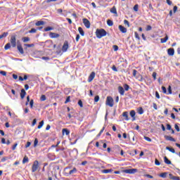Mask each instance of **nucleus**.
I'll return each mask as SVG.
<instances>
[{
  "label": "nucleus",
  "mask_w": 180,
  "mask_h": 180,
  "mask_svg": "<svg viewBox=\"0 0 180 180\" xmlns=\"http://www.w3.org/2000/svg\"><path fill=\"white\" fill-rule=\"evenodd\" d=\"M108 34V32L104 29H97L96 31V35L98 39H102Z\"/></svg>",
  "instance_id": "f257e3e1"
},
{
  "label": "nucleus",
  "mask_w": 180,
  "mask_h": 180,
  "mask_svg": "<svg viewBox=\"0 0 180 180\" xmlns=\"http://www.w3.org/2000/svg\"><path fill=\"white\" fill-rule=\"evenodd\" d=\"M67 169H71V167H66L64 169V175L65 176H70V175H72V174H77V172L78 171L77 169V167H74L72 170H70L69 172H67Z\"/></svg>",
  "instance_id": "f03ea898"
},
{
  "label": "nucleus",
  "mask_w": 180,
  "mask_h": 180,
  "mask_svg": "<svg viewBox=\"0 0 180 180\" xmlns=\"http://www.w3.org/2000/svg\"><path fill=\"white\" fill-rule=\"evenodd\" d=\"M10 44H11L12 47L15 48L16 47V35L15 34H13L11 37V39H10Z\"/></svg>",
  "instance_id": "7ed1b4c3"
},
{
  "label": "nucleus",
  "mask_w": 180,
  "mask_h": 180,
  "mask_svg": "<svg viewBox=\"0 0 180 180\" xmlns=\"http://www.w3.org/2000/svg\"><path fill=\"white\" fill-rule=\"evenodd\" d=\"M105 103L108 106H110V108H113V98H112V96H108Z\"/></svg>",
  "instance_id": "20e7f679"
},
{
  "label": "nucleus",
  "mask_w": 180,
  "mask_h": 180,
  "mask_svg": "<svg viewBox=\"0 0 180 180\" xmlns=\"http://www.w3.org/2000/svg\"><path fill=\"white\" fill-rule=\"evenodd\" d=\"M39 169V161L35 160L32 167V172H36Z\"/></svg>",
  "instance_id": "39448f33"
},
{
  "label": "nucleus",
  "mask_w": 180,
  "mask_h": 180,
  "mask_svg": "<svg viewBox=\"0 0 180 180\" xmlns=\"http://www.w3.org/2000/svg\"><path fill=\"white\" fill-rule=\"evenodd\" d=\"M83 23H84L85 27H86V29H89V27H91V22L89 21L88 19L84 18Z\"/></svg>",
  "instance_id": "423d86ee"
},
{
  "label": "nucleus",
  "mask_w": 180,
  "mask_h": 180,
  "mask_svg": "<svg viewBox=\"0 0 180 180\" xmlns=\"http://www.w3.org/2000/svg\"><path fill=\"white\" fill-rule=\"evenodd\" d=\"M68 50V41H65L63 44V46L62 47V51L63 53H65Z\"/></svg>",
  "instance_id": "0eeeda50"
},
{
  "label": "nucleus",
  "mask_w": 180,
  "mask_h": 180,
  "mask_svg": "<svg viewBox=\"0 0 180 180\" xmlns=\"http://www.w3.org/2000/svg\"><path fill=\"white\" fill-rule=\"evenodd\" d=\"M49 37H51V39H58V37H60V34L56 32H50Z\"/></svg>",
  "instance_id": "6e6552de"
},
{
  "label": "nucleus",
  "mask_w": 180,
  "mask_h": 180,
  "mask_svg": "<svg viewBox=\"0 0 180 180\" xmlns=\"http://www.w3.org/2000/svg\"><path fill=\"white\" fill-rule=\"evenodd\" d=\"M17 49L18 50L20 54H25V51H23V47H22V44H17Z\"/></svg>",
  "instance_id": "1a4fd4ad"
},
{
  "label": "nucleus",
  "mask_w": 180,
  "mask_h": 180,
  "mask_svg": "<svg viewBox=\"0 0 180 180\" xmlns=\"http://www.w3.org/2000/svg\"><path fill=\"white\" fill-rule=\"evenodd\" d=\"M124 172H125V174H134L135 172H137V169H125L124 170Z\"/></svg>",
  "instance_id": "9d476101"
},
{
  "label": "nucleus",
  "mask_w": 180,
  "mask_h": 180,
  "mask_svg": "<svg viewBox=\"0 0 180 180\" xmlns=\"http://www.w3.org/2000/svg\"><path fill=\"white\" fill-rule=\"evenodd\" d=\"M95 72H92L89 76L88 82H92V81H94V78H95Z\"/></svg>",
  "instance_id": "9b49d317"
},
{
  "label": "nucleus",
  "mask_w": 180,
  "mask_h": 180,
  "mask_svg": "<svg viewBox=\"0 0 180 180\" xmlns=\"http://www.w3.org/2000/svg\"><path fill=\"white\" fill-rule=\"evenodd\" d=\"M118 29L120 30L122 33H127V29L124 27L122 25H119Z\"/></svg>",
  "instance_id": "f8f14e48"
},
{
  "label": "nucleus",
  "mask_w": 180,
  "mask_h": 180,
  "mask_svg": "<svg viewBox=\"0 0 180 180\" xmlns=\"http://www.w3.org/2000/svg\"><path fill=\"white\" fill-rule=\"evenodd\" d=\"M168 56H174L175 54V50L172 48L167 49Z\"/></svg>",
  "instance_id": "ddd939ff"
},
{
  "label": "nucleus",
  "mask_w": 180,
  "mask_h": 180,
  "mask_svg": "<svg viewBox=\"0 0 180 180\" xmlns=\"http://www.w3.org/2000/svg\"><path fill=\"white\" fill-rule=\"evenodd\" d=\"M118 92L122 96L124 95V89L122 86H118Z\"/></svg>",
  "instance_id": "4468645a"
},
{
  "label": "nucleus",
  "mask_w": 180,
  "mask_h": 180,
  "mask_svg": "<svg viewBox=\"0 0 180 180\" xmlns=\"http://www.w3.org/2000/svg\"><path fill=\"white\" fill-rule=\"evenodd\" d=\"M25 96H26V91L24 89H21L20 92V98L21 99H25Z\"/></svg>",
  "instance_id": "2eb2a0df"
},
{
  "label": "nucleus",
  "mask_w": 180,
  "mask_h": 180,
  "mask_svg": "<svg viewBox=\"0 0 180 180\" xmlns=\"http://www.w3.org/2000/svg\"><path fill=\"white\" fill-rule=\"evenodd\" d=\"M165 138L166 140H167L168 141H174L176 142V141L175 140V139L172 138V136H165Z\"/></svg>",
  "instance_id": "dca6fc26"
},
{
  "label": "nucleus",
  "mask_w": 180,
  "mask_h": 180,
  "mask_svg": "<svg viewBox=\"0 0 180 180\" xmlns=\"http://www.w3.org/2000/svg\"><path fill=\"white\" fill-rule=\"evenodd\" d=\"M112 172H113V169H108L102 170L103 174H110Z\"/></svg>",
  "instance_id": "f3484780"
},
{
  "label": "nucleus",
  "mask_w": 180,
  "mask_h": 180,
  "mask_svg": "<svg viewBox=\"0 0 180 180\" xmlns=\"http://www.w3.org/2000/svg\"><path fill=\"white\" fill-rule=\"evenodd\" d=\"M164 162H165V164H167V165H171L172 162L171 160H169L168 159V158H167V156L164 157Z\"/></svg>",
  "instance_id": "a211bd4d"
},
{
  "label": "nucleus",
  "mask_w": 180,
  "mask_h": 180,
  "mask_svg": "<svg viewBox=\"0 0 180 180\" xmlns=\"http://www.w3.org/2000/svg\"><path fill=\"white\" fill-rule=\"evenodd\" d=\"M62 133L63 134H65L66 136H68L70 134V130H68V129H63L62 130Z\"/></svg>",
  "instance_id": "6ab92c4d"
},
{
  "label": "nucleus",
  "mask_w": 180,
  "mask_h": 180,
  "mask_svg": "<svg viewBox=\"0 0 180 180\" xmlns=\"http://www.w3.org/2000/svg\"><path fill=\"white\" fill-rule=\"evenodd\" d=\"M168 41V35H166L165 38L160 39L161 43H167Z\"/></svg>",
  "instance_id": "aec40b11"
},
{
  "label": "nucleus",
  "mask_w": 180,
  "mask_h": 180,
  "mask_svg": "<svg viewBox=\"0 0 180 180\" xmlns=\"http://www.w3.org/2000/svg\"><path fill=\"white\" fill-rule=\"evenodd\" d=\"M79 32L80 33L81 36H85V32H84V30H82V27H79L78 28Z\"/></svg>",
  "instance_id": "412c9836"
},
{
  "label": "nucleus",
  "mask_w": 180,
  "mask_h": 180,
  "mask_svg": "<svg viewBox=\"0 0 180 180\" xmlns=\"http://www.w3.org/2000/svg\"><path fill=\"white\" fill-rule=\"evenodd\" d=\"M166 150H168V151H170V153L175 154V149H174L173 148H169V147L167 146Z\"/></svg>",
  "instance_id": "4be33fe9"
},
{
  "label": "nucleus",
  "mask_w": 180,
  "mask_h": 180,
  "mask_svg": "<svg viewBox=\"0 0 180 180\" xmlns=\"http://www.w3.org/2000/svg\"><path fill=\"white\" fill-rule=\"evenodd\" d=\"M23 43H26L27 41H30V38L29 37H25L22 39Z\"/></svg>",
  "instance_id": "5701e85b"
},
{
  "label": "nucleus",
  "mask_w": 180,
  "mask_h": 180,
  "mask_svg": "<svg viewBox=\"0 0 180 180\" xmlns=\"http://www.w3.org/2000/svg\"><path fill=\"white\" fill-rule=\"evenodd\" d=\"M136 112L138 113H143L144 112V110H143V108L139 107L136 109Z\"/></svg>",
  "instance_id": "b1692460"
},
{
  "label": "nucleus",
  "mask_w": 180,
  "mask_h": 180,
  "mask_svg": "<svg viewBox=\"0 0 180 180\" xmlns=\"http://www.w3.org/2000/svg\"><path fill=\"white\" fill-rule=\"evenodd\" d=\"M110 12L111 13H114L115 15L117 14V11H116V7H112L111 9H110Z\"/></svg>",
  "instance_id": "393cba45"
},
{
  "label": "nucleus",
  "mask_w": 180,
  "mask_h": 180,
  "mask_svg": "<svg viewBox=\"0 0 180 180\" xmlns=\"http://www.w3.org/2000/svg\"><path fill=\"white\" fill-rule=\"evenodd\" d=\"M26 162H29V158L27 156H25L22 160V164H26Z\"/></svg>",
  "instance_id": "a878e982"
},
{
  "label": "nucleus",
  "mask_w": 180,
  "mask_h": 180,
  "mask_svg": "<svg viewBox=\"0 0 180 180\" xmlns=\"http://www.w3.org/2000/svg\"><path fill=\"white\" fill-rule=\"evenodd\" d=\"M44 124V120L41 121L37 127V129H41Z\"/></svg>",
  "instance_id": "bb28decb"
},
{
  "label": "nucleus",
  "mask_w": 180,
  "mask_h": 180,
  "mask_svg": "<svg viewBox=\"0 0 180 180\" xmlns=\"http://www.w3.org/2000/svg\"><path fill=\"white\" fill-rule=\"evenodd\" d=\"M35 25L36 26H43V25H44V21H38Z\"/></svg>",
  "instance_id": "cd10ccee"
},
{
  "label": "nucleus",
  "mask_w": 180,
  "mask_h": 180,
  "mask_svg": "<svg viewBox=\"0 0 180 180\" xmlns=\"http://www.w3.org/2000/svg\"><path fill=\"white\" fill-rule=\"evenodd\" d=\"M9 34L8 32H4L1 35H0V40L1 39H4Z\"/></svg>",
  "instance_id": "c85d7f7f"
},
{
  "label": "nucleus",
  "mask_w": 180,
  "mask_h": 180,
  "mask_svg": "<svg viewBox=\"0 0 180 180\" xmlns=\"http://www.w3.org/2000/svg\"><path fill=\"white\" fill-rule=\"evenodd\" d=\"M121 116H122V117H124V120H129V115H127V113H123Z\"/></svg>",
  "instance_id": "c756f323"
},
{
  "label": "nucleus",
  "mask_w": 180,
  "mask_h": 180,
  "mask_svg": "<svg viewBox=\"0 0 180 180\" xmlns=\"http://www.w3.org/2000/svg\"><path fill=\"white\" fill-rule=\"evenodd\" d=\"M9 49H11V43L6 44L4 46L5 50H9Z\"/></svg>",
  "instance_id": "7c9ffc66"
},
{
  "label": "nucleus",
  "mask_w": 180,
  "mask_h": 180,
  "mask_svg": "<svg viewBox=\"0 0 180 180\" xmlns=\"http://www.w3.org/2000/svg\"><path fill=\"white\" fill-rule=\"evenodd\" d=\"M53 27H47L44 28V32H50V30H53Z\"/></svg>",
  "instance_id": "2f4dec72"
},
{
  "label": "nucleus",
  "mask_w": 180,
  "mask_h": 180,
  "mask_svg": "<svg viewBox=\"0 0 180 180\" xmlns=\"http://www.w3.org/2000/svg\"><path fill=\"white\" fill-rule=\"evenodd\" d=\"M104 130H105V127H103L102 128V129L100 131V132H99L98 134L97 135V137H101V136L102 134L103 133Z\"/></svg>",
  "instance_id": "473e14b6"
},
{
  "label": "nucleus",
  "mask_w": 180,
  "mask_h": 180,
  "mask_svg": "<svg viewBox=\"0 0 180 180\" xmlns=\"http://www.w3.org/2000/svg\"><path fill=\"white\" fill-rule=\"evenodd\" d=\"M167 174H168V173H167V172L161 173L160 174V176H161V178H167Z\"/></svg>",
  "instance_id": "72a5a7b5"
},
{
  "label": "nucleus",
  "mask_w": 180,
  "mask_h": 180,
  "mask_svg": "<svg viewBox=\"0 0 180 180\" xmlns=\"http://www.w3.org/2000/svg\"><path fill=\"white\" fill-rule=\"evenodd\" d=\"M107 25H108L109 26H113V21H112V20H108Z\"/></svg>",
  "instance_id": "f704fd0d"
},
{
  "label": "nucleus",
  "mask_w": 180,
  "mask_h": 180,
  "mask_svg": "<svg viewBox=\"0 0 180 180\" xmlns=\"http://www.w3.org/2000/svg\"><path fill=\"white\" fill-rule=\"evenodd\" d=\"M24 46H25V47H28V48H30V47H34V44H25Z\"/></svg>",
  "instance_id": "c9c22d12"
},
{
  "label": "nucleus",
  "mask_w": 180,
  "mask_h": 180,
  "mask_svg": "<svg viewBox=\"0 0 180 180\" xmlns=\"http://www.w3.org/2000/svg\"><path fill=\"white\" fill-rule=\"evenodd\" d=\"M131 117H132V122L136 120V113H130Z\"/></svg>",
  "instance_id": "e433bc0d"
},
{
  "label": "nucleus",
  "mask_w": 180,
  "mask_h": 180,
  "mask_svg": "<svg viewBox=\"0 0 180 180\" xmlns=\"http://www.w3.org/2000/svg\"><path fill=\"white\" fill-rule=\"evenodd\" d=\"M38 143H39V140L37 139V138H36L34 141V147H37Z\"/></svg>",
  "instance_id": "4c0bfd02"
},
{
  "label": "nucleus",
  "mask_w": 180,
  "mask_h": 180,
  "mask_svg": "<svg viewBox=\"0 0 180 180\" xmlns=\"http://www.w3.org/2000/svg\"><path fill=\"white\" fill-rule=\"evenodd\" d=\"M124 88L125 91H129V89H130V86H129L127 84H124Z\"/></svg>",
  "instance_id": "58836bf2"
},
{
  "label": "nucleus",
  "mask_w": 180,
  "mask_h": 180,
  "mask_svg": "<svg viewBox=\"0 0 180 180\" xmlns=\"http://www.w3.org/2000/svg\"><path fill=\"white\" fill-rule=\"evenodd\" d=\"M46 95H41V98H40V101H41L42 102H44V101H46Z\"/></svg>",
  "instance_id": "ea45409f"
},
{
  "label": "nucleus",
  "mask_w": 180,
  "mask_h": 180,
  "mask_svg": "<svg viewBox=\"0 0 180 180\" xmlns=\"http://www.w3.org/2000/svg\"><path fill=\"white\" fill-rule=\"evenodd\" d=\"M134 11H135V12H138L139 11V4H136L134 6Z\"/></svg>",
  "instance_id": "a19ab883"
},
{
  "label": "nucleus",
  "mask_w": 180,
  "mask_h": 180,
  "mask_svg": "<svg viewBox=\"0 0 180 180\" xmlns=\"http://www.w3.org/2000/svg\"><path fill=\"white\" fill-rule=\"evenodd\" d=\"M133 75L135 78H139V77H137V71L136 70H133Z\"/></svg>",
  "instance_id": "79ce46f5"
},
{
  "label": "nucleus",
  "mask_w": 180,
  "mask_h": 180,
  "mask_svg": "<svg viewBox=\"0 0 180 180\" xmlns=\"http://www.w3.org/2000/svg\"><path fill=\"white\" fill-rule=\"evenodd\" d=\"M78 105H79V106H80V108H83L84 107V104L82 103V100H79Z\"/></svg>",
  "instance_id": "37998d69"
},
{
  "label": "nucleus",
  "mask_w": 180,
  "mask_h": 180,
  "mask_svg": "<svg viewBox=\"0 0 180 180\" xmlns=\"http://www.w3.org/2000/svg\"><path fill=\"white\" fill-rule=\"evenodd\" d=\"M68 119H72V120H74L73 118H75V116L72 115L71 114L69 113V114L68 115Z\"/></svg>",
  "instance_id": "c03bdc74"
},
{
  "label": "nucleus",
  "mask_w": 180,
  "mask_h": 180,
  "mask_svg": "<svg viewBox=\"0 0 180 180\" xmlns=\"http://www.w3.org/2000/svg\"><path fill=\"white\" fill-rule=\"evenodd\" d=\"M0 74L4 77H6V72L4 70H0Z\"/></svg>",
  "instance_id": "a18cd8bd"
},
{
  "label": "nucleus",
  "mask_w": 180,
  "mask_h": 180,
  "mask_svg": "<svg viewBox=\"0 0 180 180\" xmlns=\"http://www.w3.org/2000/svg\"><path fill=\"white\" fill-rule=\"evenodd\" d=\"M29 102H30V96H27V101L25 103V105H29Z\"/></svg>",
  "instance_id": "49530a36"
},
{
  "label": "nucleus",
  "mask_w": 180,
  "mask_h": 180,
  "mask_svg": "<svg viewBox=\"0 0 180 180\" xmlns=\"http://www.w3.org/2000/svg\"><path fill=\"white\" fill-rule=\"evenodd\" d=\"M112 49H114V51H117L119 46H117V45H113Z\"/></svg>",
  "instance_id": "de8ad7c7"
},
{
  "label": "nucleus",
  "mask_w": 180,
  "mask_h": 180,
  "mask_svg": "<svg viewBox=\"0 0 180 180\" xmlns=\"http://www.w3.org/2000/svg\"><path fill=\"white\" fill-rule=\"evenodd\" d=\"M124 25H127L128 27H130V22L127 20H124Z\"/></svg>",
  "instance_id": "09e8293b"
},
{
  "label": "nucleus",
  "mask_w": 180,
  "mask_h": 180,
  "mask_svg": "<svg viewBox=\"0 0 180 180\" xmlns=\"http://www.w3.org/2000/svg\"><path fill=\"white\" fill-rule=\"evenodd\" d=\"M36 32H37V30L32 28L29 31V33H36Z\"/></svg>",
  "instance_id": "8fccbe9b"
},
{
  "label": "nucleus",
  "mask_w": 180,
  "mask_h": 180,
  "mask_svg": "<svg viewBox=\"0 0 180 180\" xmlns=\"http://www.w3.org/2000/svg\"><path fill=\"white\" fill-rule=\"evenodd\" d=\"M6 160H9V158L4 157L3 158H1V162H5V161H6Z\"/></svg>",
  "instance_id": "3c124183"
},
{
  "label": "nucleus",
  "mask_w": 180,
  "mask_h": 180,
  "mask_svg": "<svg viewBox=\"0 0 180 180\" xmlns=\"http://www.w3.org/2000/svg\"><path fill=\"white\" fill-rule=\"evenodd\" d=\"M155 164L158 166L161 165V163L160 162V161L157 159L155 160Z\"/></svg>",
  "instance_id": "603ef678"
},
{
  "label": "nucleus",
  "mask_w": 180,
  "mask_h": 180,
  "mask_svg": "<svg viewBox=\"0 0 180 180\" xmlns=\"http://www.w3.org/2000/svg\"><path fill=\"white\" fill-rule=\"evenodd\" d=\"M162 90L163 94H167V88H165V86H162Z\"/></svg>",
  "instance_id": "864d4df0"
},
{
  "label": "nucleus",
  "mask_w": 180,
  "mask_h": 180,
  "mask_svg": "<svg viewBox=\"0 0 180 180\" xmlns=\"http://www.w3.org/2000/svg\"><path fill=\"white\" fill-rule=\"evenodd\" d=\"M136 39H138V40H140V36H139V33L137 32H134Z\"/></svg>",
  "instance_id": "5fc2aeb1"
},
{
  "label": "nucleus",
  "mask_w": 180,
  "mask_h": 180,
  "mask_svg": "<svg viewBox=\"0 0 180 180\" xmlns=\"http://www.w3.org/2000/svg\"><path fill=\"white\" fill-rule=\"evenodd\" d=\"M94 102H99V96H96L94 98Z\"/></svg>",
  "instance_id": "6e6d98bb"
},
{
  "label": "nucleus",
  "mask_w": 180,
  "mask_h": 180,
  "mask_svg": "<svg viewBox=\"0 0 180 180\" xmlns=\"http://www.w3.org/2000/svg\"><path fill=\"white\" fill-rule=\"evenodd\" d=\"M151 29H153V27H151V25H147V27H146L147 32L151 30Z\"/></svg>",
  "instance_id": "4d7b16f0"
},
{
  "label": "nucleus",
  "mask_w": 180,
  "mask_h": 180,
  "mask_svg": "<svg viewBox=\"0 0 180 180\" xmlns=\"http://www.w3.org/2000/svg\"><path fill=\"white\" fill-rule=\"evenodd\" d=\"M112 70L115 71V72H117V68H116V66L115 65H112Z\"/></svg>",
  "instance_id": "13d9d810"
},
{
  "label": "nucleus",
  "mask_w": 180,
  "mask_h": 180,
  "mask_svg": "<svg viewBox=\"0 0 180 180\" xmlns=\"http://www.w3.org/2000/svg\"><path fill=\"white\" fill-rule=\"evenodd\" d=\"M34 103V101H33V99H32L30 101V108H33V104Z\"/></svg>",
  "instance_id": "bf43d9fd"
},
{
  "label": "nucleus",
  "mask_w": 180,
  "mask_h": 180,
  "mask_svg": "<svg viewBox=\"0 0 180 180\" xmlns=\"http://www.w3.org/2000/svg\"><path fill=\"white\" fill-rule=\"evenodd\" d=\"M174 129L176 130V131H179V126H178L176 124L174 125Z\"/></svg>",
  "instance_id": "052dcab7"
},
{
  "label": "nucleus",
  "mask_w": 180,
  "mask_h": 180,
  "mask_svg": "<svg viewBox=\"0 0 180 180\" xmlns=\"http://www.w3.org/2000/svg\"><path fill=\"white\" fill-rule=\"evenodd\" d=\"M70 99H71V97L68 96L67 98H66V101H65V103H68V102H70Z\"/></svg>",
  "instance_id": "680f3d73"
},
{
  "label": "nucleus",
  "mask_w": 180,
  "mask_h": 180,
  "mask_svg": "<svg viewBox=\"0 0 180 180\" xmlns=\"http://www.w3.org/2000/svg\"><path fill=\"white\" fill-rule=\"evenodd\" d=\"M31 144H32V143H30L29 141L27 142V143L25 145V148H27L30 147Z\"/></svg>",
  "instance_id": "e2e57ef3"
},
{
  "label": "nucleus",
  "mask_w": 180,
  "mask_h": 180,
  "mask_svg": "<svg viewBox=\"0 0 180 180\" xmlns=\"http://www.w3.org/2000/svg\"><path fill=\"white\" fill-rule=\"evenodd\" d=\"M146 178H149L150 179H153L154 176H151L150 174H146Z\"/></svg>",
  "instance_id": "0e129e2a"
},
{
  "label": "nucleus",
  "mask_w": 180,
  "mask_h": 180,
  "mask_svg": "<svg viewBox=\"0 0 180 180\" xmlns=\"http://www.w3.org/2000/svg\"><path fill=\"white\" fill-rule=\"evenodd\" d=\"M155 97L158 98V99H160V94H158V91H155Z\"/></svg>",
  "instance_id": "69168bd1"
},
{
  "label": "nucleus",
  "mask_w": 180,
  "mask_h": 180,
  "mask_svg": "<svg viewBox=\"0 0 180 180\" xmlns=\"http://www.w3.org/2000/svg\"><path fill=\"white\" fill-rule=\"evenodd\" d=\"M144 139L146 140V141H149V142L151 141V139L148 136H144Z\"/></svg>",
  "instance_id": "338daca9"
},
{
  "label": "nucleus",
  "mask_w": 180,
  "mask_h": 180,
  "mask_svg": "<svg viewBox=\"0 0 180 180\" xmlns=\"http://www.w3.org/2000/svg\"><path fill=\"white\" fill-rule=\"evenodd\" d=\"M172 179H173V180H180V178H179V176H174L172 177Z\"/></svg>",
  "instance_id": "774afa93"
}]
</instances>
